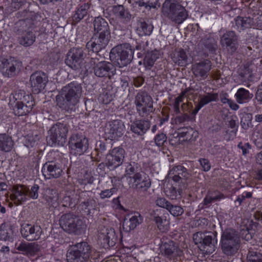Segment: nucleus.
I'll use <instances>...</instances> for the list:
<instances>
[{
  "label": "nucleus",
  "mask_w": 262,
  "mask_h": 262,
  "mask_svg": "<svg viewBox=\"0 0 262 262\" xmlns=\"http://www.w3.org/2000/svg\"><path fill=\"white\" fill-rule=\"evenodd\" d=\"M199 133L192 128L186 127L178 129L173 135L176 138H183L182 141L192 142L195 141L198 137Z\"/></svg>",
  "instance_id": "nucleus-32"
},
{
  "label": "nucleus",
  "mask_w": 262,
  "mask_h": 262,
  "mask_svg": "<svg viewBox=\"0 0 262 262\" xmlns=\"http://www.w3.org/2000/svg\"><path fill=\"white\" fill-rule=\"evenodd\" d=\"M125 151L120 147H115L106 155L107 164L112 167V170L120 166L123 162Z\"/></svg>",
  "instance_id": "nucleus-23"
},
{
  "label": "nucleus",
  "mask_w": 262,
  "mask_h": 262,
  "mask_svg": "<svg viewBox=\"0 0 262 262\" xmlns=\"http://www.w3.org/2000/svg\"><path fill=\"white\" fill-rule=\"evenodd\" d=\"M134 49L128 43L116 46L112 49L110 58L114 63L119 68L127 66L132 61Z\"/></svg>",
  "instance_id": "nucleus-5"
},
{
  "label": "nucleus",
  "mask_w": 262,
  "mask_h": 262,
  "mask_svg": "<svg viewBox=\"0 0 262 262\" xmlns=\"http://www.w3.org/2000/svg\"><path fill=\"white\" fill-rule=\"evenodd\" d=\"M192 120L191 117L186 113L178 114L174 119L176 124H182L187 121Z\"/></svg>",
  "instance_id": "nucleus-58"
},
{
  "label": "nucleus",
  "mask_w": 262,
  "mask_h": 262,
  "mask_svg": "<svg viewBox=\"0 0 262 262\" xmlns=\"http://www.w3.org/2000/svg\"><path fill=\"white\" fill-rule=\"evenodd\" d=\"M134 103L137 112L141 117H145L154 111L152 98L145 91L138 92Z\"/></svg>",
  "instance_id": "nucleus-11"
},
{
  "label": "nucleus",
  "mask_w": 262,
  "mask_h": 262,
  "mask_svg": "<svg viewBox=\"0 0 262 262\" xmlns=\"http://www.w3.org/2000/svg\"><path fill=\"white\" fill-rule=\"evenodd\" d=\"M48 81V75L43 72L37 71L32 73L30 78L32 92L35 94L41 92L45 89Z\"/></svg>",
  "instance_id": "nucleus-17"
},
{
  "label": "nucleus",
  "mask_w": 262,
  "mask_h": 262,
  "mask_svg": "<svg viewBox=\"0 0 262 262\" xmlns=\"http://www.w3.org/2000/svg\"><path fill=\"white\" fill-rule=\"evenodd\" d=\"M41 171L47 179H56L61 176L63 170L60 163L56 161H50L43 164Z\"/></svg>",
  "instance_id": "nucleus-21"
},
{
  "label": "nucleus",
  "mask_w": 262,
  "mask_h": 262,
  "mask_svg": "<svg viewBox=\"0 0 262 262\" xmlns=\"http://www.w3.org/2000/svg\"><path fill=\"white\" fill-rule=\"evenodd\" d=\"M207 194L210 196L213 202L219 201L225 198L224 195L218 191L209 190Z\"/></svg>",
  "instance_id": "nucleus-62"
},
{
  "label": "nucleus",
  "mask_w": 262,
  "mask_h": 262,
  "mask_svg": "<svg viewBox=\"0 0 262 262\" xmlns=\"http://www.w3.org/2000/svg\"><path fill=\"white\" fill-rule=\"evenodd\" d=\"M153 28L154 27L151 23L140 19L137 21L136 32L140 36L149 35L152 33Z\"/></svg>",
  "instance_id": "nucleus-36"
},
{
  "label": "nucleus",
  "mask_w": 262,
  "mask_h": 262,
  "mask_svg": "<svg viewBox=\"0 0 262 262\" xmlns=\"http://www.w3.org/2000/svg\"><path fill=\"white\" fill-rule=\"evenodd\" d=\"M35 105V101L31 95H27L23 101L15 102L13 108L16 116H22L28 114L31 112Z\"/></svg>",
  "instance_id": "nucleus-22"
},
{
  "label": "nucleus",
  "mask_w": 262,
  "mask_h": 262,
  "mask_svg": "<svg viewBox=\"0 0 262 262\" xmlns=\"http://www.w3.org/2000/svg\"><path fill=\"white\" fill-rule=\"evenodd\" d=\"M173 216H179L184 213V209L180 206L173 205L170 203L167 209Z\"/></svg>",
  "instance_id": "nucleus-52"
},
{
  "label": "nucleus",
  "mask_w": 262,
  "mask_h": 262,
  "mask_svg": "<svg viewBox=\"0 0 262 262\" xmlns=\"http://www.w3.org/2000/svg\"><path fill=\"white\" fill-rule=\"evenodd\" d=\"M211 69V61L205 60L196 63L192 66V71L195 77L200 79H205L208 75V73Z\"/></svg>",
  "instance_id": "nucleus-29"
},
{
  "label": "nucleus",
  "mask_w": 262,
  "mask_h": 262,
  "mask_svg": "<svg viewBox=\"0 0 262 262\" xmlns=\"http://www.w3.org/2000/svg\"><path fill=\"white\" fill-rule=\"evenodd\" d=\"M117 189L113 187L110 189H105L101 191L100 193L101 199H104L105 198H110L114 193L117 191Z\"/></svg>",
  "instance_id": "nucleus-63"
},
{
  "label": "nucleus",
  "mask_w": 262,
  "mask_h": 262,
  "mask_svg": "<svg viewBox=\"0 0 262 262\" xmlns=\"http://www.w3.org/2000/svg\"><path fill=\"white\" fill-rule=\"evenodd\" d=\"M161 252L164 256L169 259L174 260L180 256L182 251L179 248L178 245L172 241H168L163 243L160 247Z\"/></svg>",
  "instance_id": "nucleus-26"
},
{
  "label": "nucleus",
  "mask_w": 262,
  "mask_h": 262,
  "mask_svg": "<svg viewBox=\"0 0 262 262\" xmlns=\"http://www.w3.org/2000/svg\"><path fill=\"white\" fill-rule=\"evenodd\" d=\"M150 127V122L149 120L135 119L130 125V129L138 136L143 137Z\"/></svg>",
  "instance_id": "nucleus-30"
},
{
  "label": "nucleus",
  "mask_w": 262,
  "mask_h": 262,
  "mask_svg": "<svg viewBox=\"0 0 262 262\" xmlns=\"http://www.w3.org/2000/svg\"><path fill=\"white\" fill-rule=\"evenodd\" d=\"M39 186L36 184H34L30 188L27 186V191L28 197L32 199H37L38 196V191Z\"/></svg>",
  "instance_id": "nucleus-48"
},
{
  "label": "nucleus",
  "mask_w": 262,
  "mask_h": 262,
  "mask_svg": "<svg viewBox=\"0 0 262 262\" xmlns=\"http://www.w3.org/2000/svg\"><path fill=\"white\" fill-rule=\"evenodd\" d=\"M166 195L171 200H179L182 197V189H177L173 186L167 188L165 191Z\"/></svg>",
  "instance_id": "nucleus-44"
},
{
  "label": "nucleus",
  "mask_w": 262,
  "mask_h": 262,
  "mask_svg": "<svg viewBox=\"0 0 262 262\" xmlns=\"http://www.w3.org/2000/svg\"><path fill=\"white\" fill-rule=\"evenodd\" d=\"M17 249L24 254L34 255L40 251V246L35 243H21Z\"/></svg>",
  "instance_id": "nucleus-34"
},
{
  "label": "nucleus",
  "mask_w": 262,
  "mask_h": 262,
  "mask_svg": "<svg viewBox=\"0 0 262 262\" xmlns=\"http://www.w3.org/2000/svg\"><path fill=\"white\" fill-rule=\"evenodd\" d=\"M99 239L105 248L113 247L118 241V237L114 229L104 227L100 232Z\"/></svg>",
  "instance_id": "nucleus-25"
},
{
  "label": "nucleus",
  "mask_w": 262,
  "mask_h": 262,
  "mask_svg": "<svg viewBox=\"0 0 262 262\" xmlns=\"http://www.w3.org/2000/svg\"><path fill=\"white\" fill-rule=\"evenodd\" d=\"M90 7V5L86 3L78 7L72 17L73 21L75 23L80 22L81 20L87 15Z\"/></svg>",
  "instance_id": "nucleus-38"
},
{
  "label": "nucleus",
  "mask_w": 262,
  "mask_h": 262,
  "mask_svg": "<svg viewBox=\"0 0 262 262\" xmlns=\"http://www.w3.org/2000/svg\"><path fill=\"white\" fill-rule=\"evenodd\" d=\"M86 54L82 48H73L70 50L65 59V63L74 70L82 69Z\"/></svg>",
  "instance_id": "nucleus-15"
},
{
  "label": "nucleus",
  "mask_w": 262,
  "mask_h": 262,
  "mask_svg": "<svg viewBox=\"0 0 262 262\" xmlns=\"http://www.w3.org/2000/svg\"><path fill=\"white\" fill-rule=\"evenodd\" d=\"M127 180L129 187L141 195L147 193L151 184L149 176L144 172L129 176Z\"/></svg>",
  "instance_id": "nucleus-12"
},
{
  "label": "nucleus",
  "mask_w": 262,
  "mask_h": 262,
  "mask_svg": "<svg viewBox=\"0 0 262 262\" xmlns=\"http://www.w3.org/2000/svg\"><path fill=\"white\" fill-rule=\"evenodd\" d=\"M13 226L8 223H4L0 226V240L12 242L14 239Z\"/></svg>",
  "instance_id": "nucleus-33"
},
{
  "label": "nucleus",
  "mask_w": 262,
  "mask_h": 262,
  "mask_svg": "<svg viewBox=\"0 0 262 262\" xmlns=\"http://www.w3.org/2000/svg\"><path fill=\"white\" fill-rule=\"evenodd\" d=\"M14 145L12 138L6 134H0V150L9 152L11 150Z\"/></svg>",
  "instance_id": "nucleus-39"
},
{
  "label": "nucleus",
  "mask_w": 262,
  "mask_h": 262,
  "mask_svg": "<svg viewBox=\"0 0 262 262\" xmlns=\"http://www.w3.org/2000/svg\"><path fill=\"white\" fill-rule=\"evenodd\" d=\"M155 142L157 146L161 147L167 141V137L163 133L158 134L155 137Z\"/></svg>",
  "instance_id": "nucleus-61"
},
{
  "label": "nucleus",
  "mask_w": 262,
  "mask_h": 262,
  "mask_svg": "<svg viewBox=\"0 0 262 262\" xmlns=\"http://www.w3.org/2000/svg\"><path fill=\"white\" fill-rule=\"evenodd\" d=\"M220 246L222 253L227 256H234L241 246V238L238 233L232 228L222 232Z\"/></svg>",
  "instance_id": "nucleus-4"
},
{
  "label": "nucleus",
  "mask_w": 262,
  "mask_h": 262,
  "mask_svg": "<svg viewBox=\"0 0 262 262\" xmlns=\"http://www.w3.org/2000/svg\"><path fill=\"white\" fill-rule=\"evenodd\" d=\"M27 186L17 184L12 187L10 199L16 205L22 204L28 200Z\"/></svg>",
  "instance_id": "nucleus-27"
},
{
  "label": "nucleus",
  "mask_w": 262,
  "mask_h": 262,
  "mask_svg": "<svg viewBox=\"0 0 262 262\" xmlns=\"http://www.w3.org/2000/svg\"><path fill=\"white\" fill-rule=\"evenodd\" d=\"M37 136L34 137L32 135H27L25 137V145L27 147H33L36 144Z\"/></svg>",
  "instance_id": "nucleus-59"
},
{
  "label": "nucleus",
  "mask_w": 262,
  "mask_h": 262,
  "mask_svg": "<svg viewBox=\"0 0 262 262\" xmlns=\"http://www.w3.org/2000/svg\"><path fill=\"white\" fill-rule=\"evenodd\" d=\"M94 33L86 47L97 54L108 45L111 38V30L107 21L101 16L93 21Z\"/></svg>",
  "instance_id": "nucleus-1"
},
{
  "label": "nucleus",
  "mask_w": 262,
  "mask_h": 262,
  "mask_svg": "<svg viewBox=\"0 0 262 262\" xmlns=\"http://www.w3.org/2000/svg\"><path fill=\"white\" fill-rule=\"evenodd\" d=\"M126 175L127 176V178L129 176H133L135 175L136 173H141L143 171L138 172V167L137 164L135 162H133L128 164L126 168Z\"/></svg>",
  "instance_id": "nucleus-50"
},
{
  "label": "nucleus",
  "mask_w": 262,
  "mask_h": 262,
  "mask_svg": "<svg viewBox=\"0 0 262 262\" xmlns=\"http://www.w3.org/2000/svg\"><path fill=\"white\" fill-rule=\"evenodd\" d=\"M61 203L63 207L72 208L77 204V201L75 199L69 195H66L62 198Z\"/></svg>",
  "instance_id": "nucleus-51"
},
{
  "label": "nucleus",
  "mask_w": 262,
  "mask_h": 262,
  "mask_svg": "<svg viewBox=\"0 0 262 262\" xmlns=\"http://www.w3.org/2000/svg\"><path fill=\"white\" fill-rule=\"evenodd\" d=\"M21 16L23 18L16 23L19 35L18 41L20 45L27 47L35 41V35L30 29L37 26L39 16L33 12L27 11L21 12Z\"/></svg>",
  "instance_id": "nucleus-2"
},
{
  "label": "nucleus",
  "mask_w": 262,
  "mask_h": 262,
  "mask_svg": "<svg viewBox=\"0 0 262 262\" xmlns=\"http://www.w3.org/2000/svg\"><path fill=\"white\" fill-rule=\"evenodd\" d=\"M235 25L237 29L244 30L252 27L253 23L250 17L237 16L235 19Z\"/></svg>",
  "instance_id": "nucleus-42"
},
{
  "label": "nucleus",
  "mask_w": 262,
  "mask_h": 262,
  "mask_svg": "<svg viewBox=\"0 0 262 262\" xmlns=\"http://www.w3.org/2000/svg\"><path fill=\"white\" fill-rule=\"evenodd\" d=\"M172 61L179 66L185 67L188 64V55L183 49H176L171 55Z\"/></svg>",
  "instance_id": "nucleus-35"
},
{
  "label": "nucleus",
  "mask_w": 262,
  "mask_h": 262,
  "mask_svg": "<svg viewBox=\"0 0 262 262\" xmlns=\"http://www.w3.org/2000/svg\"><path fill=\"white\" fill-rule=\"evenodd\" d=\"M251 70L249 68L248 63L244 65V68L239 72V76L241 80L245 81L249 79L251 76Z\"/></svg>",
  "instance_id": "nucleus-54"
},
{
  "label": "nucleus",
  "mask_w": 262,
  "mask_h": 262,
  "mask_svg": "<svg viewBox=\"0 0 262 262\" xmlns=\"http://www.w3.org/2000/svg\"><path fill=\"white\" fill-rule=\"evenodd\" d=\"M252 21H253L252 27L262 30V15L255 16L252 17Z\"/></svg>",
  "instance_id": "nucleus-64"
},
{
  "label": "nucleus",
  "mask_w": 262,
  "mask_h": 262,
  "mask_svg": "<svg viewBox=\"0 0 262 262\" xmlns=\"http://www.w3.org/2000/svg\"><path fill=\"white\" fill-rule=\"evenodd\" d=\"M42 195L45 204L49 207L56 208L58 206V194L56 190L47 188L43 190Z\"/></svg>",
  "instance_id": "nucleus-31"
},
{
  "label": "nucleus",
  "mask_w": 262,
  "mask_h": 262,
  "mask_svg": "<svg viewBox=\"0 0 262 262\" xmlns=\"http://www.w3.org/2000/svg\"><path fill=\"white\" fill-rule=\"evenodd\" d=\"M236 102L239 104L246 103L250 101L253 97V94L248 90L241 88L237 90L235 94Z\"/></svg>",
  "instance_id": "nucleus-37"
},
{
  "label": "nucleus",
  "mask_w": 262,
  "mask_h": 262,
  "mask_svg": "<svg viewBox=\"0 0 262 262\" xmlns=\"http://www.w3.org/2000/svg\"><path fill=\"white\" fill-rule=\"evenodd\" d=\"M248 262H262V254L254 251H249L247 256Z\"/></svg>",
  "instance_id": "nucleus-46"
},
{
  "label": "nucleus",
  "mask_w": 262,
  "mask_h": 262,
  "mask_svg": "<svg viewBox=\"0 0 262 262\" xmlns=\"http://www.w3.org/2000/svg\"><path fill=\"white\" fill-rule=\"evenodd\" d=\"M162 10L164 15L176 24H182L188 17V12L177 2L166 0Z\"/></svg>",
  "instance_id": "nucleus-6"
},
{
  "label": "nucleus",
  "mask_w": 262,
  "mask_h": 262,
  "mask_svg": "<svg viewBox=\"0 0 262 262\" xmlns=\"http://www.w3.org/2000/svg\"><path fill=\"white\" fill-rule=\"evenodd\" d=\"M185 92H182L180 95L178 96L175 99L174 103L173 105V111L176 115L180 114L181 113L180 109V104L183 101Z\"/></svg>",
  "instance_id": "nucleus-57"
},
{
  "label": "nucleus",
  "mask_w": 262,
  "mask_h": 262,
  "mask_svg": "<svg viewBox=\"0 0 262 262\" xmlns=\"http://www.w3.org/2000/svg\"><path fill=\"white\" fill-rule=\"evenodd\" d=\"M159 57V52L155 50L146 53L143 61V64L146 69H150L155 61Z\"/></svg>",
  "instance_id": "nucleus-41"
},
{
  "label": "nucleus",
  "mask_w": 262,
  "mask_h": 262,
  "mask_svg": "<svg viewBox=\"0 0 262 262\" xmlns=\"http://www.w3.org/2000/svg\"><path fill=\"white\" fill-rule=\"evenodd\" d=\"M112 12L116 17L124 19L126 22L129 21L132 17V15L130 14L129 11L127 9H125L122 5L113 6Z\"/></svg>",
  "instance_id": "nucleus-40"
},
{
  "label": "nucleus",
  "mask_w": 262,
  "mask_h": 262,
  "mask_svg": "<svg viewBox=\"0 0 262 262\" xmlns=\"http://www.w3.org/2000/svg\"><path fill=\"white\" fill-rule=\"evenodd\" d=\"M113 100V95L107 92L104 91L100 95L99 100L103 104H108Z\"/></svg>",
  "instance_id": "nucleus-60"
},
{
  "label": "nucleus",
  "mask_w": 262,
  "mask_h": 262,
  "mask_svg": "<svg viewBox=\"0 0 262 262\" xmlns=\"http://www.w3.org/2000/svg\"><path fill=\"white\" fill-rule=\"evenodd\" d=\"M204 46L210 53L214 54L216 51L217 45L213 39L206 40L204 42Z\"/></svg>",
  "instance_id": "nucleus-56"
},
{
  "label": "nucleus",
  "mask_w": 262,
  "mask_h": 262,
  "mask_svg": "<svg viewBox=\"0 0 262 262\" xmlns=\"http://www.w3.org/2000/svg\"><path fill=\"white\" fill-rule=\"evenodd\" d=\"M69 149L71 154L81 156L89 148V139L81 133L73 134L69 139Z\"/></svg>",
  "instance_id": "nucleus-13"
},
{
  "label": "nucleus",
  "mask_w": 262,
  "mask_h": 262,
  "mask_svg": "<svg viewBox=\"0 0 262 262\" xmlns=\"http://www.w3.org/2000/svg\"><path fill=\"white\" fill-rule=\"evenodd\" d=\"M142 217L139 213L136 212L126 215L122 223L123 230L126 232L135 229L137 226L141 224Z\"/></svg>",
  "instance_id": "nucleus-28"
},
{
  "label": "nucleus",
  "mask_w": 262,
  "mask_h": 262,
  "mask_svg": "<svg viewBox=\"0 0 262 262\" xmlns=\"http://www.w3.org/2000/svg\"><path fill=\"white\" fill-rule=\"evenodd\" d=\"M22 236L28 241H36L43 233L41 226L37 224H23L20 227Z\"/></svg>",
  "instance_id": "nucleus-20"
},
{
  "label": "nucleus",
  "mask_w": 262,
  "mask_h": 262,
  "mask_svg": "<svg viewBox=\"0 0 262 262\" xmlns=\"http://www.w3.org/2000/svg\"><path fill=\"white\" fill-rule=\"evenodd\" d=\"M22 63L14 57L0 59V72L7 78L15 77L21 70Z\"/></svg>",
  "instance_id": "nucleus-14"
},
{
  "label": "nucleus",
  "mask_w": 262,
  "mask_h": 262,
  "mask_svg": "<svg viewBox=\"0 0 262 262\" xmlns=\"http://www.w3.org/2000/svg\"><path fill=\"white\" fill-rule=\"evenodd\" d=\"M219 99V95L216 93H208L206 95L202 96L200 100V102L204 106L212 101H216Z\"/></svg>",
  "instance_id": "nucleus-45"
},
{
  "label": "nucleus",
  "mask_w": 262,
  "mask_h": 262,
  "mask_svg": "<svg viewBox=\"0 0 262 262\" xmlns=\"http://www.w3.org/2000/svg\"><path fill=\"white\" fill-rule=\"evenodd\" d=\"M70 121L57 122L50 128L49 134L52 146H63L66 143Z\"/></svg>",
  "instance_id": "nucleus-10"
},
{
  "label": "nucleus",
  "mask_w": 262,
  "mask_h": 262,
  "mask_svg": "<svg viewBox=\"0 0 262 262\" xmlns=\"http://www.w3.org/2000/svg\"><path fill=\"white\" fill-rule=\"evenodd\" d=\"M108 150V145L101 141H98L96 143L95 151L97 152L95 161L100 162L103 156Z\"/></svg>",
  "instance_id": "nucleus-43"
},
{
  "label": "nucleus",
  "mask_w": 262,
  "mask_h": 262,
  "mask_svg": "<svg viewBox=\"0 0 262 262\" xmlns=\"http://www.w3.org/2000/svg\"><path fill=\"white\" fill-rule=\"evenodd\" d=\"M123 132L124 125L119 120L110 121L105 126V134L111 140H118L123 135Z\"/></svg>",
  "instance_id": "nucleus-24"
},
{
  "label": "nucleus",
  "mask_w": 262,
  "mask_h": 262,
  "mask_svg": "<svg viewBox=\"0 0 262 262\" xmlns=\"http://www.w3.org/2000/svg\"><path fill=\"white\" fill-rule=\"evenodd\" d=\"M252 115L251 114L248 113L244 115L241 121L242 127L245 129H247L249 127L252 126Z\"/></svg>",
  "instance_id": "nucleus-49"
},
{
  "label": "nucleus",
  "mask_w": 262,
  "mask_h": 262,
  "mask_svg": "<svg viewBox=\"0 0 262 262\" xmlns=\"http://www.w3.org/2000/svg\"><path fill=\"white\" fill-rule=\"evenodd\" d=\"M239 37L236 33L231 30L226 31L220 37V43L227 53L233 55L239 46Z\"/></svg>",
  "instance_id": "nucleus-16"
},
{
  "label": "nucleus",
  "mask_w": 262,
  "mask_h": 262,
  "mask_svg": "<svg viewBox=\"0 0 262 262\" xmlns=\"http://www.w3.org/2000/svg\"><path fill=\"white\" fill-rule=\"evenodd\" d=\"M192 238L194 244L204 253L212 254L216 248V232H197L193 234Z\"/></svg>",
  "instance_id": "nucleus-7"
},
{
  "label": "nucleus",
  "mask_w": 262,
  "mask_h": 262,
  "mask_svg": "<svg viewBox=\"0 0 262 262\" xmlns=\"http://www.w3.org/2000/svg\"><path fill=\"white\" fill-rule=\"evenodd\" d=\"M93 72L97 77L111 79L116 74V69L113 63L103 60L98 62L93 68Z\"/></svg>",
  "instance_id": "nucleus-19"
},
{
  "label": "nucleus",
  "mask_w": 262,
  "mask_h": 262,
  "mask_svg": "<svg viewBox=\"0 0 262 262\" xmlns=\"http://www.w3.org/2000/svg\"><path fill=\"white\" fill-rule=\"evenodd\" d=\"M252 193L251 192H244L242 194L237 196L236 199L234 201V204L236 207L241 206L244 202L246 199L252 198Z\"/></svg>",
  "instance_id": "nucleus-53"
},
{
  "label": "nucleus",
  "mask_w": 262,
  "mask_h": 262,
  "mask_svg": "<svg viewBox=\"0 0 262 262\" xmlns=\"http://www.w3.org/2000/svg\"><path fill=\"white\" fill-rule=\"evenodd\" d=\"M91 253V246L85 242L70 246L67 252L68 262H86Z\"/></svg>",
  "instance_id": "nucleus-9"
},
{
  "label": "nucleus",
  "mask_w": 262,
  "mask_h": 262,
  "mask_svg": "<svg viewBox=\"0 0 262 262\" xmlns=\"http://www.w3.org/2000/svg\"><path fill=\"white\" fill-rule=\"evenodd\" d=\"M59 225L68 233L81 235L86 228L85 222L72 213H66L60 218Z\"/></svg>",
  "instance_id": "nucleus-8"
},
{
  "label": "nucleus",
  "mask_w": 262,
  "mask_h": 262,
  "mask_svg": "<svg viewBox=\"0 0 262 262\" xmlns=\"http://www.w3.org/2000/svg\"><path fill=\"white\" fill-rule=\"evenodd\" d=\"M153 221L157 224L158 228L162 231H164L166 229L165 227V223L167 222L166 217H162L159 215H154L153 216Z\"/></svg>",
  "instance_id": "nucleus-47"
},
{
  "label": "nucleus",
  "mask_w": 262,
  "mask_h": 262,
  "mask_svg": "<svg viewBox=\"0 0 262 262\" xmlns=\"http://www.w3.org/2000/svg\"><path fill=\"white\" fill-rule=\"evenodd\" d=\"M99 59L95 58H90L88 59V61H85L84 63H86V65L84 67L82 66V71L84 72L85 73L88 72L89 69L91 67L95 68L97 66V63L99 62Z\"/></svg>",
  "instance_id": "nucleus-55"
},
{
  "label": "nucleus",
  "mask_w": 262,
  "mask_h": 262,
  "mask_svg": "<svg viewBox=\"0 0 262 262\" xmlns=\"http://www.w3.org/2000/svg\"><path fill=\"white\" fill-rule=\"evenodd\" d=\"M82 91V88L80 83L76 81L70 82L63 87L59 94L56 96L57 105L66 112H75Z\"/></svg>",
  "instance_id": "nucleus-3"
},
{
  "label": "nucleus",
  "mask_w": 262,
  "mask_h": 262,
  "mask_svg": "<svg viewBox=\"0 0 262 262\" xmlns=\"http://www.w3.org/2000/svg\"><path fill=\"white\" fill-rule=\"evenodd\" d=\"M167 177L179 184H185L191 174L182 165H173L170 167Z\"/></svg>",
  "instance_id": "nucleus-18"
}]
</instances>
